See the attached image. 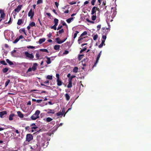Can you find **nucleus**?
<instances>
[{
  "label": "nucleus",
  "instance_id": "obj_13",
  "mask_svg": "<svg viewBox=\"0 0 151 151\" xmlns=\"http://www.w3.org/2000/svg\"><path fill=\"white\" fill-rule=\"evenodd\" d=\"M18 116L20 118H22L24 117V115L19 111L17 112Z\"/></svg>",
  "mask_w": 151,
  "mask_h": 151
},
{
  "label": "nucleus",
  "instance_id": "obj_38",
  "mask_svg": "<svg viewBox=\"0 0 151 151\" xmlns=\"http://www.w3.org/2000/svg\"><path fill=\"white\" fill-rule=\"evenodd\" d=\"M52 119L50 117H47L46 119V121L48 122H50L51 121H52Z\"/></svg>",
  "mask_w": 151,
  "mask_h": 151
},
{
  "label": "nucleus",
  "instance_id": "obj_59",
  "mask_svg": "<svg viewBox=\"0 0 151 151\" xmlns=\"http://www.w3.org/2000/svg\"><path fill=\"white\" fill-rule=\"evenodd\" d=\"M55 4L56 5V6L57 7V8H58V6L59 5V4L57 2H55Z\"/></svg>",
  "mask_w": 151,
  "mask_h": 151
},
{
  "label": "nucleus",
  "instance_id": "obj_63",
  "mask_svg": "<svg viewBox=\"0 0 151 151\" xmlns=\"http://www.w3.org/2000/svg\"><path fill=\"white\" fill-rule=\"evenodd\" d=\"M32 68H29L27 70V72H31L32 71Z\"/></svg>",
  "mask_w": 151,
  "mask_h": 151
},
{
  "label": "nucleus",
  "instance_id": "obj_41",
  "mask_svg": "<svg viewBox=\"0 0 151 151\" xmlns=\"http://www.w3.org/2000/svg\"><path fill=\"white\" fill-rule=\"evenodd\" d=\"M106 33H105V35H103L102 36V38L103 39V40H104L105 41L106 38Z\"/></svg>",
  "mask_w": 151,
  "mask_h": 151
},
{
  "label": "nucleus",
  "instance_id": "obj_20",
  "mask_svg": "<svg viewBox=\"0 0 151 151\" xmlns=\"http://www.w3.org/2000/svg\"><path fill=\"white\" fill-rule=\"evenodd\" d=\"M23 22V21L22 19H19L18 21V22H17V24L18 25H20Z\"/></svg>",
  "mask_w": 151,
  "mask_h": 151
},
{
  "label": "nucleus",
  "instance_id": "obj_5",
  "mask_svg": "<svg viewBox=\"0 0 151 151\" xmlns=\"http://www.w3.org/2000/svg\"><path fill=\"white\" fill-rule=\"evenodd\" d=\"M67 39V38H66L64 40H60V38L59 37H58L55 39V40L57 43L60 44L64 42Z\"/></svg>",
  "mask_w": 151,
  "mask_h": 151
},
{
  "label": "nucleus",
  "instance_id": "obj_39",
  "mask_svg": "<svg viewBox=\"0 0 151 151\" xmlns=\"http://www.w3.org/2000/svg\"><path fill=\"white\" fill-rule=\"evenodd\" d=\"M52 76L50 75H48L47 76L46 78L47 79L49 80H51L52 79Z\"/></svg>",
  "mask_w": 151,
  "mask_h": 151
},
{
  "label": "nucleus",
  "instance_id": "obj_58",
  "mask_svg": "<svg viewBox=\"0 0 151 151\" xmlns=\"http://www.w3.org/2000/svg\"><path fill=\"white\" fill-rule=\"evenodd\" d=\"M63 26L62 25H59L57 28V30H58L60 29Z\"/></svg>",
  "mask_w": 151,
  "mask_h": 151
},
{
  "label": "nucleus",
  "instance_id": "obj_56",
  "mask_svg": "<svg viewBox=\"0 0 151 151\" xmlns=\"http://www.w3.org/2000/svg\"><path fill=\"white\" fill-rule=\"evenodd\" d=\"M76 1H72L69 3V4L71 5L76 4Z\"/></svg>",
  "mask_w": 151,
  "mask_h": 151
},
{
  "label": "nucleus",
  "instance_id": "obj_52",
  "mask_svg": "<svg viewBox=\"0 0 151 151\" xmlns=\"http://www.w3.org/2000/svg\"><path fill=\"white\" fill-rule=\"evenodd\" d=\"M101 24H100V25H98L97 26V31H99L100 29L101 28Z\"/></svg>",
  "mask_w": 151,
  "mask_h": 151
},
{
  "label": "nucleus",
  "instance_id": "obj_6",
  "mask_svg": "<svg viewBox=\"0 0 151 151\" xmlns=\"http://www.w3.org/2000/svg\"><path fill=\"white\" fill-rule=\"evenodd\" d=\"M34 15V12L32 10V9H31L28 13V16L29 17H30V18L32 19Z\"/></svg>",
  "mask_w": 151,
  "mask_h": 151
},
{
  "label": "nucleus",
  "instance_id": "obj_22",
  "mask_svg": "<svg viewBox=\"0 0 151 151\" xmlns=\"http://www.w3.org/2000/svg\"><path fill=\"white\" fill-rule=\"evenodd\" d=\"M60 48V45H55L54 46V49L55 50H59Z\"/></svg>",
  "mask_w": 151,
  "mask_h": 151
},
{
  "label": "nucleus",
  "instance_id": "obj_9",
  "mask_svg": "<svg viewBox=\"0 0 151 151\" xmlns=\"http://www.w3.org/2000/svg\"><path fill=\"white\" fill-rule=\"evenodd\" d=\"M7 114V112L6 111H3L0 112V117L2 118L4 117L5 115H6Z\"/></svg>",
  "mask_w": 151,
  "mask_h": 151
},
{
  "label": "nucleus",
  "instance_id": "obj_3",
  "mask_svg": "<svg viewBox=\"0 0 151 151\" xmlns=\"http://www.w3.org/2000/svg\"><path fill=\"white\" fill-rule=\"evenodd\" d=\"M33 137L32 134H27L26 135V141L29 142L31 140L33 139Z\"/></svg>",
  "mask_w": 151,
  "mask_h": 151
},
{
  "label": "nucleus",
  "instance_id": "obj_21",
  "mask_svg": "<svg viewBox=\"0 0 151 151\" xmlns=\"http://www.w3.org/2000/svg\"><path fill=\"white\" fill-rule=\"evenodd\" d=\"M45 40V38L40 39L39 40V42L40 44H41L43 42H44Z\"/></svg>",
  "mask_w": 151,
  "mask_h": 151
},
{
  "label": "nucleus",
  "instance_id": "obj_42",
  "mask_svg": "<svg viewBox=\"0 0 151 151\" xmlns=\"http://www.w3.org/2000/svg\"><path fill=\"white\" fill-rule=\"evenodd\" d=\"M87 34V32L86 31H84L81 35V36H83L86 35Z\"/></svg>",
  "mask_w": 151,
  "mask_h": 151
},
{
  "label": "nucleus",
  "instance_id": "obj_4",
  "mask_svg": "<svg viewBox=\"0 0 151 151\" xmlns=\"http://www.w3.org/2000/svg\"><path fill=\"white\" fill-rule=\"evenodd\" d=\"M65 109L64 108H63L62 111H61V110H60V111L57 113L56 114V115L58 116H62L63 115V114L65 113Z\"/></svg>",
  "mask_w": 151,
  "mask_h": 151
},
{
  "label": "nucleus",
  "instance_id": "obj_55",
  "mask_svg": "<svg viewBox=\"0 0 151 151\" xmlns=\"http://www.w3.org/2000/svg\"><path fill=\"white\" fill-rule=\"evenodd\" d=\"M82 65L83 66H86V62H84V60H82Z\"/></svg>",
  "mask_w": 151,
  "mask_h": 151
},
{
  "label": "nucleus",
  "instance_id": "obj_34",
  "mask_svg": "<svg viewBox=\"0 0 151 151\" xmlns=\"http://www.w3.org/2000/svg\"><path fill=\"white\" fill-rule=\"evenodd\" d=\"M57 26V25L54 24V25L53 26H51L50 27V28H51L52 29H53L55 30H56L57 29V27H56Z\"/></svg>",
  "mask_w": 151,
  "mask_h": 151
},
{
  "label": "nucleus",
  "instance_id": "obj_29",
  "mask_svg": "<svg viewBox=\"0 0 151 151\" xmlns=\"http://www.w3.org/2000/svg\"><path fill=\"white\" fill-rule=\"evenodd\" d=\"M96 14H95V15H93V16L91 17V19L93 21L95 20L96 19Z\"/></svg>",
  "mask_w": 151,
  "mask_h": 151
},
{
  "label": "nucleus",
  "instance_id": "obj_35",
  "mask_svg": "<svg viewBox=\"0 0 151 151\" xmlns=\"http://www.w3.org/2000/svg\"><path fill=\"white\" fill-rule=\"evenodd\" d=\"M83 55H79L78 56V59L79 60H81V59L83 58Z\"/></svg>",
  "mask_w": 151,
  "mask_h": 151
},
{
  "label": "nucleus",
  "instance_id": "obj_49",
  "mask_svg": "<svg viewBox=\"0 0 151 151\" xmlns=\"http://www.w3.org/2000/svg\"><path fill=\"white\" fill-rule=\"evenodd\" d=\"M40 51L44 52H48V50L46 49H41L40 50Z\"/></svg>",
  "mask_w": 151,
  "mask_h": 151
},
{
  "label": "nucleus",
  "instance_id": "obj_54",
  "mask_svg": "<svg viewBox=\"0 0 151 151\" xmlns=\"http://www.w3.org/2000/svg\"><path fill=\"white\" fill-rule=\"evenodd\" d=\"M96 0H92L91 1V4L92 5H95V3Z\"/></svg>",
  "mask_w": 151,
  "mask_h": 151
},
{
  "label": "nucleus",
  "instance_id": "obj_26",
  "mask_svg": "<svg viewBox=\"0 0 151 151\" xmlns=\"http://www.w3.org/2000/svg\"><path fill=\"white\" fill-rule=\"evenodd\" d=\"M58 21H59V20L58 19H57L56 18L55 19H54V22L55 23V25L57 26L58 25Z\"/></svg>",
  "mask_w": 151,
  "mask_h": 151
},
{
  "label": "nucleus",
  "instance_id": "obj_16",
  "mask_svg": "<svg viewBox=\"0 0 151 151\" xmlns=\"http://www.w3.org/2000/svg\"><path fill=\"white\" fill-rule=\"evenodd\" d=\"M32 101H36L38 103H40L41 101H43L42 99H41L36 100L35 99H32Z\"/></svg>",
  "mask_w": 151,
  "mask_h": 151
},
{
  "label": "nucleus",
  "instance_id": "obj_53",
  "mask_svg": "<svg viewBox=\"0 0 151 151\" xmlns=\"http://www.w3.org/2000/svg\"><path fill=\"white\" fill-rule=\"evenodd\" d=\"M86 49V47H84L83 49L81 50L80 51V53H82L83 52L85 51Z\"/></svg>",
  "mask_w": 151,
  "mask_h": 151
},
{
  "label": "nucleus",
  "instance_id": "obj_27",
  "mask_svg": "<svg viewBox=\"0 0 151 151\" xmlns=\"http://www.w3.org/2000/svg\"><path fill=\"white\" fill-rule=\"evenodd\" d=\"M6 62L10 65H13V63L12 62L9 60L8 59H6Z\"/></svg>",
  "mask_w": 151,
  "mask_h": 151
},
{
  "label": "nucleus",
  "instance_id": "obj_61",
  "mask_svg": "<svg viewBox=\"0 0 151 151\" xmlns=\"http://www.w3.org/2000/svg\"><path fill=\"white\" fill-rule=\"evenodd\" d=\"M52 36V33H50L47 35V36L48 38H50Z\"/></svg>",
  "mask_w": 151,
  "mask_h": 151
},
{
  "label": "nucleus",
  "instance_id": "obj_45",
  "mask_svg": "<svg viewBox=\"0 0 151 151\" xmlns=\"http://www.w3.org/2000/svg\"><path fill=\"white\" fill-rule=\"evenodd\" d=\"M98 37V36L97 34L95 35L93 37V39L94 40H96L97 38Z\"/></svg>",
  "mask_w": 151,
  "mask_h": 151
},
{
  "label": "nucleus",
  "instance_id": "obj_43",
  "mask_svg": "<svg viewBox=\"0 0 151 151\" xmlns=\"http://www.w3.org/2000/svg\"><path fill=\"white\" fill-rule=\"evenodd\" d=\"M41 138V136L40 135H37V140L39 142Z\"/></svg>",
  "mask_w": 151,
  "mask_h": 151
},
{
  "label": "nucleus",
  "instance_id": "obj_2",
  "mask_svg": "<svg viewBox=\"0 0 151 151\" xmlns=\"http://www.w3.org/2000/svg\"><path fill=\"white\" fill-rule=\"evenodd\" d=\"M40 113V111L39 110H37L35 113L33 114L31 117L32 120H35L39 117V115Z\"/></svg>",
  "mask_w": 151,
  "mask_h": 151
},
{
  "label": "nucleus",
  "instance_id": "obj_11",
  "mask_svg": "<svg viewBox=\"0 0 151 151\" xmlns=\"http://www.w3.org/2000/svg\"><path fill=\"white\" fill-rule=\"evenodd\" d=\"M101 52H102L101 51L99 53V55H98L96 58V62L95 63L94 65H95L98 62L99 60V59L100 57V56L101 55Z\"/></svg>",
  "mask_w": 151,
  "mask_h": 151
},
{
  "label": "nucleus",
  "instance_id": "obj_12",
  "mask_svg": "<svg viewBox=\"0 0 151 151\" xmlns=\"http://www.w3.org/2000/svg\"><path fill=\"white\" fill-rule=\"evenodd\" d=\"M96 7L95 6H93L91 9V14L92 15L94 14L95 13H96Z\"/></svg>",
  "mask_w": 151,
  "mask_h": 151
},
{
  "label": "nucleus",
  "instance_id": "obj_8",
  "mask_svg": "<svg viewBox=\"0 0 151 151\" xmlns=\"http://www.w3.org/2000/svg\"><path fill=\"white\" fill-rule=\"evenodd\" d=\"M22 6V5H19L17 7L14 9V11L15 12H19L21 9V8Z\"/></svg>",
  "mask_w": 151,
  "mask_h": 151
},
{
  "label": "nucleus",
  "instance_id": "obj_1",
  "mask_svg": "<svg viewBox=\"0 0 151 151\" xmlns=\"http://www.w3.org/2000/svg\"><path fill=\"white\" fill-rule=\"evenodd\" d=\"M24 55L26 57V58H27L29 60H36L37 59H34V56L32 53H29L27 52H24Z\"/></svg>",
  "mask_w": 151,
  "mask_h": 151
},
{
  "label": "nucleus",
  "instance_id": "obj_10",
  "mask_svg": "<svg viewBox=\"0 0 151 151\" xmlns=\"http://www.w3.org/2000/svg\"><path fill=\"white\" fill-rule=\"evenodd\" d=\"M37 65H38L37 63H35L33 64V65L32 68V70L33 71H34L36 70Z\"/></svg>",
  "mask_w": 151,
  "mask_h": 151
},
{
  "label": "nucleus",
  "instance_id": "obj_37",
  "mask_svg": "<svg viewBox=\"0 0 151 151\" xmlns=\"http://www.w3.org/2000/svg\"><path fill=\"white\" fill-rule=\"evenodd\" d=\"M25 129L26 130H27L29 132H30L31 131L30 127L29 126H28L25 127Z\"/></svg>",
  "mask_w": 151,
  "mask_h": 151
},
{
  "label": "nucleus",
  "instance_id": "obj_47",
  "mask_svg": "<svg viewBox=\"0 0 151 151\" xmlns=\"http://www.w3.org/2000/svg\"><path fill=\"white\" fill-rule=\"evenodd\" d=\"M76 77V76L75 75H72L70 76V77L68 78V80L72 81V79Z\"/></svg>",
  "mask_w": 151,
  "mask_h": 151
},
{
  "label": "nucleus",
  "instance_id": "obj_60",
  "mask_svg": "<svg viewBox=\"0 0 151 151\" xmlns=\"http://www.w3.org/2000/svg\"><path fill=\"white\" fill-rule=\"evenodd\" d=\"M19 31L24 32L25 31V30L24 28L21 29H19Z\"/></svg>",
  "mask_w": 151,
  "mask_h": 151
},
{
  "label": "nucleus",
  "instance_id": "obj_46",
  "mask_svg": "<svg viewBox=\"0 0 151 151\" xmlns=\"http://www.w3.org/2000/svg\"><path fill=\"white\" fill-rule=\"evenodd\" d=\"M19 39L18 38V37H17V38L15 39V40L13 42L14 43H17L19 41Z\"/></svg>",
  "mask_w": 151,
  "mask_h": 151
},
{
  "label": "nucleus",
  "instance_id": "obj_15",
  "mask_svg": "<svg viewBox=\"0 0 151 151\" xmlns=\"http://www.w3.org/2000/svg\"><path fill=\"white\" fill-rule=\"evenodd\" d=\"M72 81L68 80V84L67 85L68 88H70L72 87Z\"/></svg>",
  "mask_w": 151,
  "mask_h": 151
},
{
  "label": "nucleus",
  "instance_id": "obj_18",
  "mask_svg": "<svg viewBox=\"0 0 151 151\" xmlns=\"http://www.w3.org/2000/svg\"><path fill=\"white\" fill-rule=\"evenodd\" d=\"M47 110L48 111L47 112V113L48 114L50 113L53 114L55 113V111L54 110L48 109Z\"/></svg>",
  "mask_w": 151,
  "mask_h": 151
},
{
  "label": "nucleus",
  "instance_id": "obj_30",
  "mask_svg": "<svg viewBox=\"0 0 151 151\" xmlns=\"http://www.w3.org/2000/svg\"><path fill=\"white\" fill-rule=\"evenodd\" d=\"M10 80L9 79H8L5 82V87H6L8 85V84H9V82H10Z\"/></svg>",
  "mask_w": 151,
  "mask_h": 151
},
{
  "label": "nucleus",
  "instance_id": "obj_36",
  "mask_svg": "<svg viewBox=\"0 0 151 151\" xmlns=\"http://www.w3.org/2000/svg\"><path fill=\"white\" fill-rule=\"evenodd\" d=\"M64 32V31L63 29H62L61 30H60L59 31L57 32V33H58L59 34H61L63 33Z\"/></svg>",
  "mask_w": 151,
  "mask_h": 151
},
{
  "label": "nucleus",
  "instance_id": "obj_57",
  "mask_svg": "<svg viewBox=\"0 0 151 151\" xmlns=\"http://www.w3.org/2000/svg\"><path fill=\"white\" fill-rule=\"evenodd\" d=\"M38 127L37 126H32L31 127V129H35L37 128Z\"/></svg>",
  "mask_w": 151,
  "mask_h": 151
},
{
  "label": "nucleus",
  "instance_id": "obj_48",
  "mask_svg": "<svg viewBox=\"0 0 151 151\" xmlns=\"http://www.w3.org/2000/svg\"><path fill=\"white\" fill-rule=\"evenodd\" d=\"M65 96L66 100L68 101L70 99V96L69 95H65Z\"/></svg>",
  "mask_w": 151,
  "mask_h": 151
},
{
  "label": "nucleus",
  "instance_id": "obj_32",
  "mask_svg": "<svg viewBox=\"0 0 151 151\" xmlns=\"http://www.w3.org/2000/svg\"><path fill=\"white\" fill-rule=\"evenodd\" d=\"M62 25L63 26H65L67 28H68V26L67 25V24H66V23L64 22L63 21H62Z\"/></svg>",
  "mask_w": 151,
  "mask_h": 151
},
{
  "label": "nucleus",
  "instance_id": "obj_17",
  "mask_svg": "<svg viewBox=\"0 0 151 151\" xmlns=\"http://www.w3.org/2000/svg\"><path fill=\"white\" fill-rule=\"evenodd\" d=\"M57 84L58 86H60L62 84V82L60 79L57 80Z\"/></svg>",
  "mask_w": 151,
  "mask_h": 151
},
{
  "label": "nucleus",
  "instance_id": "obj_31",
  "mask_svg": "<svg viewBox=\"0 0 151 151\" xmlns=\"http://www.w3.org/2000/svg\"><path fill=\"white\" fill-rule=\"evenodd\" d=\"M29 25L32 27L35 26V24L34 22H32L29 24Z\"/></svg>",
  "mask_w": 151,
  "mask_h": 151
},
{
  "label": "nucleus",
  "instance_id": "obj_28",
  "mask_svg": "<svg viewBox=\"0 0 151 151\" xmlns=\"http://www.w3.org/2000/svg\"><path fill=\"white\" fill-rule=\"evenodd\" d=\"M76 33H75L73 37V40H74V39L76 37L77 34L79 33V32L77 31H76L75 32Z\"/></svg>",
  "mask_w": 151,
  "mask_h": 151
},
{
  "label": "nucleus",
  "instance_id": "obj_51",
  "mask_svg": "<svg viewBox=\"0 0 151 151\" xmlns=\"http://www.w3.org/2000/svg\"><path fill=\"white\" fill-rule=\"evenodd\" d=\"M27 48H29H29L33 49V48H35V47L33 46L29 45V46H27Z\"/></svg>",
  "mask_w": 151,
  "mask_h": 151
},
{
  "label": "nucleus",
  "instance_id": "obj_44",
  "mask_svg": "<svg viewBox=\"0 0 151 151\" xmlns=\"http://www.w3.org/2000/svg\"><path fill=\"white\" fill-rule=\"evenodd\" d=\"M0 63L4 65H7V64L6 63L5 61L4 60L1 61H0Z\"/></svg>",
  "mask_w": 151,
  "mask_h": 151
},
{
  "label": "nucleus",
  "instance_id": "obj_14",
  "mask_svg": "<svg viewBox=\"0 0 151 151\" xmlns=\"http://www.w3.org/2000/svg\"><path fill=\"white\" fill-rule=\"evenodd\" d=\"M15 116V114L13 113H12L10 114L9 116V120L10 121L12 120L13 119V117Z\"/></svg>",
  "mask_w": 151,
  "mask_h": 151
},
{
  "label": "nucleus",
  "instance_id": "obj_62",
  "mask_svg": "<svg viewBox=\"0 0 151 151\" xmlns=\"http://www.w3.org/2000/svg\"><path fill=\"white\" fill-rule=\"evenodd\" d=\"M56 77L57 78V80L60 79L59 75V74H57L56 75Z\"/></svg>",
  "mask_w": 151,
  "mask_h": 151
},
{
  "label": "nucleus",
  "instance_id": "obj_23",
  "mask_svg": "<svg viewBox=\"0 0 151 151\" xmlns=\"http://www.w3.org/2000/svg\"><path fill=\"white\" fill-rule=\"evenodd\" d=\"M73 17H71L70 18L67 19L66 21V22L68 23H70L71 22L72 20H73Z\"/></svg>",
  "mask_w": 151,
  "mask_h": 151
},
{
  "label": "nucleus",
  "instance_id": "obj_33",
  "mask_svg": "<svg viewBox=\"0 0 151 151\" xmlns=\"http://www.w3.org/2000/svg\"><path fill=\"white\" fill-rule=\"evenodd\" d=\"M36 57L37 58L36 59L38 60L39 59L40 57V55L39 52H37L35 55Z\"/></svg>",
  "mask_w": 151,
  "mask_h": 151
},
{
  "label": "nucleus",
  "instance_id": "obj_7",
  "mask_svg": "<svg viewBox=\"0 0 151 151\" xmlns=\"http://www.w3.org/2000/svg\"><path fill=\"white\" fill-rule=\"evenodd\" d=\"M0 13L1 14L0 18L3 19L5 16V14L2 9H0Z\"/></svg>",
  "mask_w": 151,
  "mask_h": 151
},
{
  "label": "nucleus",
  "instance_id": "obj_40",
  "mask_svg": "<svg viewBox=\"0 0 151 151\" xmlns=\"http://www.w3.org/2000/svg\"><path fill=\"white\" fill-rule=\"evenodd\" d=\"M8 70V69L7 68H5L3 69V72L4 73H6Z\"/></svg>",
  "mask_w": 151,
  "mask_h": 151
},
{
  "label": "nucleus",
  "instance_id": "obj_24",
  "mask_svg": "<svg viewBox=\"0 0 151 151\" xmlns=\"http://www.w3.org/2000/svg\"><path fill=\"white\" fill-rule=\"evenodd\" d=\"M78 68L77 67H75L73 70V72L75 73H77L78 72Z\"/></svg>",
  "mask_w": 151,
  "mask_h": 151
},
{
  "label": "nucleus",
  "instance_id": "obj_25",
  "mask_svg": "<svg viewBox=\"0 0 151 151\" xmlns=\"http://www.w3.org/2000/svg\"><path fill=\"white\" fill-rule=\"evenodd\" d=\"M46 58L47 59V60L46 61L47 63L48 64H50L51 63L50 58L47 57H46Z\"/></svg>",
  "mask_w": 151,
  "mask_h": 151
},
{
  "label": "nucleus",
  "instance_id": "obj_64",
  "mask_svg": "<svg viewBox=\"0 0 151 151\" xmlns=\"http://www.w3.org/2000/svg\"><path fill=\"white\" fill-rule=\"evenodd\" d=\"M68 52H69L68 51V50H65V51L63 53V54H68Z\"/></svg>",
  "mask_w": 151,
  "mask_h": 151
},
{
  "label": "nucleus",
  "instance_id": "obj_50",
  "mask_svg": "<svg viewBox=\"0 0 151 151\" xmlns=\"http://www.w3.org/2000/svg\"><path fill=\"white\" fill-rule=\"evenodd\" d=\"M43 2L42 0H38L37 1V4H39L42 3Z\"/></svg>",
  "mask_w": 151,
  "mask_h": 151
},
{
  "label": "nucleus",
  "instance_id": "obj_19",
  "mask_svg": "<svg viewBox=\"0 0 151 151\" xmlns=\"http://www.w3.org/2000/svg\"><path fill=\"white\" fill-rule=\"evenodd\" d=\"M105 42V41H104V40H102L101 43L99 46V48H101L103 47L104 45H105V44H104Z\"/></svg>",
  "mask_w": 151,
  "mask_h": 151
}]
</instances>
